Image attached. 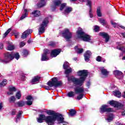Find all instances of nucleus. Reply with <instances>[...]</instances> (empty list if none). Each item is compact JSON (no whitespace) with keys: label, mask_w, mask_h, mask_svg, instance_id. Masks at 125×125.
Masks as SVG:
<instances>
[{"label":"nucleus","mask_w":125,"mask_h":125,"mask_svg":"<svg viewBox=\"0 0 125 125\" xmlns=\"http://www.w3.org/2000/svg\"><path fill=\"white\" fill-rule=\"evenodd\" d=\"M77 74L79 77H80V79H78L76 77L68 78H67V80L68 82H72L75 85L82 86L88 76V71H87V70L84 69L79 70L77 72Z\"/></svg>","instance_id":"obj_1"},{"label":"nucleus","mask_w":125,"mask_h":125,"mask_svg":"<svg viewBox=\"0 0 125 125\" xmlns=\"http://www.w3.org/2000/svg\"><path fill=\"white\" fill-rule=\"evenodd\" d=\"M46 113L49 115L47 116V117H51L50 122L52 125H54V123L56 120L59 122H61L62 124L64 123V117H62V114L55 112L54 111L51 110L46 111Z\"/></svg>","instance_id":"obj_2"},{"label":"nucleus","mask_w":125,"mask_h":125,"mask_svg":"<svg viewBox=\"0 0 125 125\" xmlns=\"http://www.w3.org/2000/svg\"><path fill=\"white\" fill-rule=\"evenodd\" d=\"M78 39H80L83 42H90L91 41V36L84 32L82 28H80L76 31Z\"/></svg>","instance_id":"obj_3"},{"label":"nucleus","mask_w":125,"mask_h":125,"mask_svg":"<svg viewBox=\"0 0 125 125\" xmlns=\"http://www.w3.org/2000/svg\"><path fill=\"white\" fill-rule=\"evenodd\" d=\"M15 58L17 60H18L19 58H20V55H19V53L17 52L13 54L12 53H10L9 52H7L4 54V58L3 60H1L2 62L5 63V64H7V63H9L10 61Z\"/></svg>","instance_id":"obj_4"},{"label":"nucleus","mask_w":125,"mask_h":125,"mask_svg":"<svg viewBox=\"0 0 125 125\" xmlns=\"http://www.w3.org/2000/svg\"><path fill=\"white\" fill-rule=\"evenodd\" d=\"M51 81H49L46 84L48 85L50 87H58V86H61L63 83H62V81H58L57 77H54L51 79Z\"/></svg>","instance_id":"obj_5"},{"label":"nucleus","mask_w":125,"mask_h":125,"mask_svg":"<svg viewBox=\"0 0 125 125\" xmlns=\"http://www.w3.org/2000/svg\"><path fill=\"white\" fill-rule=\"evenodd\" d=\"M50 116H45L44 114H40L39 116V118H37L38 123L42 124L43 123V121L47 124L48 125H52V123L50 122L51 121Z\"/></svg>","instance_id":"obj_6"},{"label":"nucleus","mask_w":125,"mask_h":125,"mask_svg":"<svg viewBox=\"0 0 125 125\" xmlns=\"http://www.w3.org/2000/svg\"><path fill=\"white\" fill-rule=\"evenodd\" d=\"M75 92L70 91L68 92L67 94V96L70 98L75 97V95L79 93H83L84 92V89L83 87H77L74 89Z\"/></svg>","instance_id":"obj_7"},{"label":"nucleus","mask_w":125,"mask_h":125,"mask_svg":"<svg viewBox=\"0 0 125 125\" xmlns=\"http://www.w3.org/2000/svg\"><path fill=\"white\" fill-rule=\"evenodd\" d=\"M62 36L64 38L66 42H70L71 39L73 38V34L70 32L69 29L65 28L63 31L61 32Z\"/></svg>","instance_id":"obj_8"},{"label":"nucleus","mask_w":125,"mask_h":125,"mask_svg":"<svg viewBox=\"0 0 125 125\" xmlns=\"http://www.w3.org/2000/svg\"><path fill=\"white\" fill-rule=\"evenodd\" d=\"M48 23H49L48 18H45L38 29L39 35H42V34H43L45 32V27L47 26Z\"/></svg>","instance_id":"obj_9"},{"label":"nucleus","mask_w":125,"mask_h":125,"mask_svg":"<svg viewBox=\"0 0 125 125\" xmlns=\"http://www.w3.org/2000/svg\"><path fill=\"white\" fill-rule=\"evenodd\" d=\"M108 107H109L108 105L103 104L100 108V112L103 114V113H112L114 112L113 108L111 107L108 108Z\"/></svg>","instance_id":"obj_10"},{"label":"nucleus","mask_w":125,"mask_h":125,"mask_svg":"<svg viewBox=\"0 0 125 125\" xmlns=\"http://www.w3.org/2000/svg\"><path fill=\"white\" fill-rule=\"evenodd\" d=\"M109 104H110L111 106L115 107V108H119V109H121V108L124 107V105H123V104L114 100L109 101Z\"/></svg>","instance_id":"obj_11"},{"label":"nucleus","mask_w":125,"mask_h":125,"mask_svg":"<svg viewBox=\"0 0 125 125\" xmlns=\"http://www.w3.org/2000/svg\"><path fill=\"white\" fill-rule=\"evenodd\" d=\"M99 36L102 37L104 39H105V42H108L110 41V36L108 33L104 32H101L99 33Z\"/></svg>","instance_id":"obj_12"},{"label":"nucleus","mask_w":125,"mask_h":125,"mask_svg":"<svg viewBox=\"0 0 125 125\" xmlns=\"http://www.w3.org/2000/svg\"><path fill=\"white\" fill-rule=\"evenodd\" d=\"M61 52V49H54L52 50L50 56L52 58L56 57L58 55H59Z\"/></svg>","instance_id":"obj_13"},{"label":"nucleus","mask_w":125,"mask_h":125,"mask_svg":"<svg viewBox=\"0 0 125 125\" xmlns=\"http://www.w3.org/2000/svg\"><path fill=\"white\" fill-rule=\"evenodd\" d=\"M92 55L91 51L89 50L86 51L85 53L84 54V57L85 61H87L88 62L90 59V56Z\"/></svg>","instance_id":"obj_14"},{"label":"nucleus","mask_w":125,"mask_h":125,"mask_svg":"<svg viewBox=\"0 0 125 125\" xmlns=\"http://www.w3.org/2000/svg\"><path fill=\"white\" fill-rule=\"evenodd\" d=\"M32 32L33 30L30 29H27L22 34L21 36V38L26 39V38H27V37H28V36H29L30 34H32Z\"/></svg>","instance_id":"obj_15"},{"label":"nucleus","mask_w":125,"mask_h":125,"mask_svg":"<svg viewBox=\"0 0 125 125\" xmlns=\"http://www.w3.org/2000/svg\"><path fill=\"white\" fill-rule=\"evenodd\" d=\"M87 1L86 5H88L89 7V14L90 18H92L93 17V14H92V9H91L92 6V2L91 0H86Z\"/></svg>","instance_id":"obj_16"},{"label":"nucleus","mask_w":125,"mask_h":125,"mask_svg":"<svg viewBox=\"0 0 125 125\" xmlns=\"http://www.w3.org/2000/svg\"><path fill=\"white\" fill-rule=\"evenodd\" d=\"M19 107H22L26 105V101H20L15 103Z\"/></svg>","instance_id":"obj_17"},{"label":"nucleus","mask_w":125,"mask_h":125,"mask_svg":"<svg viewBox=\"0 0 125 125\" xmlns=\"http://www.w3.org/2000/svg\"><path fill=\"white\" fill-rule=\"evenodd\" d=\"M40 80H41V77L39 76H35L30 81V83L32 84H35L37 82H40Z\"/></svg>","instance_id":"obj_18"},{"label":"nucleus","mask_w":125,"mask_h":125,"mask_svg":"<svg viewBox=\"0 0 125 125\" xmlns=\"http://www.w3.org/2000/svg\"><path fill=\"white\" fill-rule=\"evenodd\" d=\"M31 14L34 17H40L41 16V11L38 10H34L32 12Z\"/></svg>","instance_id":"obj_19"},{"label":"nucleus","mask_w":125,"mask_h":125,"mask_svg":"<svg viewBox=\"0 0 125 125\" xmlns=\"http://www.w3.org/2000/svg\"><path fill=\"white\" fill-rule=\"evenodd\" d=\"M24 13L21 15V18H20V20H23V19H25L27 16L29 14V12H28V10L27 9H23Z\"/></svg>","instance_id":"obj_20"},{"label":"nucleus","mask_w":125,"mask_h":125,"mask_svg":"<svg viewBox=\"0 0 125 125\" xmlns=\"http://www.w3.org/2000/svg\"><path fill=\"white\" fill-rule=\"evenodd\" d=\"M101 72L102 73V75H103V76H104V77H108V76L109 75V71H108L107 70V69H105L104 67H103L101 69Z\"/></svg>","instance_id":"obj_21"},{"label":"nucleus","mask_w":125,"mask_h":125,"mask_svg":"<svg viewBox=\"0 0 125 125\" xmlns=\"http://www.w3.org/2000/svg\"><path fill=\"white\" fill-rule=\"evenodd\" d=\"M69 111V116L70 117H74V116H76V114H77V111L75 109H70Z\"/></svg>","instance_id":"obj_22"},{"label":"nucleus","mask_w":125,"mask_h":125,"mask_svg":"<svg viewBox=\"0 0 125 125\" xmlns=\"http://www.w3.org/2000/svg\"><path fill=\"white\" fill-rule=\"evenodd\" d=\"M114 114L113 113H110L107 115V118L106 119L108 123H111L114 120Z\"/></svg>","instance_id":"obj_23"},{"label":"nucleus","mask_w":125,"mask_h":125,"mask_svg":"<svg viewBox=\"0 0 125 125\" xmlns=\"http://www.w3.org/2000/svg\"><path fill=\"white\" fill-rule=\"evenodd\" d=\"M77 53L78 54H81L83 52V48H80L78 47V46H75L74 47Z\"/></svg>","instance_id":"obj_24"},{"label":"nucleus","mask_w":125,"mask_h":125,"mask_svg":"<svg viewBox=\"0 0 125 125\" xmlns=\"http://www.w3.org/2000/svg\"><path fill=\"white\" fill-rule=\"evenodd\" d=\"M112 93L115 96H116V97H118V98H120V97L122 96V93H121V92L118 90H115L113 91Z\"/></svg>","instance_id":"obj_25"},{"label":"nucleus","mask_w":125,"mask_h":125,"mask_svg":"<svg viewBox=\"0 0 125 125\" xmlns=\"http://www.w3.org/2000/svg\"><path fill=\"white\" fill-rule=\"evenodd\" d=\"M71 11H73V8L71 7H67L64 10V14H69Z\"/></svg>","instance_id":"obj_26"},{"label":"nucleus","mask_w":125,"mask_h":125,"mask_svg":"<svg viewBox=\"0 0 125 125\" xmlns=\"http://www.w3.org/2000/svg\"><path fill=\"white\" fill-rule=\"evenodd\" d=\"M62 2V0H54L53 1V3L55 5H56L57 6H59L61 4Z\"/></svg>","instance_id":"obj_27"},{"label":"nucleus","mask_w":125,"mask_h":125,"mask_svg":"<svg viewBox=\"0 0 125 125\" xmlns=\"http://www.w3.org/2000/svg\"><path fill=\"white\" fill-rule=\"evenodd\" d=\"M97 15L98 17H102V13H101V7H98L97 8Z\"/></svg>","instance_id":"obj_28"},{"label":"nucleus","mask_w":125,"mask_h":125,"mask_svg":"<svg viewBox=\"0 0 125 125\" xmlns=\"http://www.w3.org/2000/svg\"><path fill=\"white\" fill-rule=\"evenodd\" d=\"M7 80H4L3 81L0 83V87H3V86H5L6 84L7 83Z\"/></svg>","instance_id":"obj_29"},{"label":"nucleus","mask_w":125,"mask_h":125,"mask_svg":"<svg viewBox=\"0 0 125 125\" xmlns=\"http://www.w3.org/2000/svg\"><path fill=\"white\" fill-rule=\"evenodd\" d=\"M99 21L101 24H102V25H107V22L104 19L102 18H100L99 19Z\"/></svg>","instance_id":"obj_30"},{"label":"nucleus","mask_w":125,"mask_h":125,"mask_svg":"<svg viewBox=\"0 0 125 125\" xmlns=\"http://www.w3.org/2000/svg\"><path fill=\"white\" fill-rule=\"evenodd\" d=\"M9 45L8 46L7 49V50H10V51L14 50V48H15V47H14V45H11L10 43H8Z\"/></svg>","instance_id":"obj_31"},{"label":"nucleus","mask_w":125,"mask_h":125,"mask_svg":"<svg viewBox=\"0 0 125 125\" xmlns=\"http://www.w3.org/2000/svg\"><path fill=\"white\" fill-rule=\"evenodd\" d=\"M114 74L115 76H123V72L122 71H120L119 70H115L114 71Z\"/></svg>","instance_id":"obj_32"},{"label":"nucleus","mask_w":125,"mask_h":125,"mask_svg":"<svg viewBox=\"0 0 125 125\" xmlns=\"http://www.w3.org/2000/svg\"><path fill=\"white\" fill-rule=\"evenodd\" d=\"M12 30V29L11 28H10L5 32V33L3 34V39H4L5 38H6V36H7V35H8V34L10 33Z\"/></svg>","instance_id":"obj_33"},{"label":"nucleus","mask_w":125,"mask_h":125,"mask_svg":"<svg viewBox=\"0 0 125 125\" xmlns=\"http://www.w3.org/2000/svg\"><path fill=\"white\" fill-rule=\"evenodd\" d=\"M72 72V68H69V69H66L65 70V74L66 75L67 78H70L68 76V75L70 74Z\"/></svg>","instance_id":"obj_34"},{"label":"nucleus","mask_w":125,"mask_h":125,"mask_svg":"<svg viewBox=\"0 0 125 125\" xmlns=\"http://www.w3.org/2000/svg\"><path fill=\"white\" fill-rule=\"evenodd\" d=\"M48 60V58L47 56L42 54L41 58V61H47Z\"/></svg>","instance_id":"obj_35"},{"label":"nucleus","mask_w":125,"mask_h":125,"mask_svg":"<svg viewBox=\"0 0 125 125\" xmlns=\"http://www.w3.org/2000/svg\"><path fill=\"white\" fill-rule=\"evenodd\" d=\"M22 54L24 57L28 56L29 55V51L27 50L23 49Z\"/></svg>","instance_id":"obj_36"},{"label":"nucleus","mask_w":125,"mask_h":125,"mask_svg":"<svg viewBox=\"0 0 125 125\" xmlns=\"http://www.w3.org/2000/svg\"><path fill=\"white\" fill-rule=\"evenodd\" d=\"M62 67L64 70H66V69H68L69 68V63L68 62H64Z\"/></svg>","instance_id":"obj_37"},{"label":"nucleus","mask_w":125,"mask_h":125,"mask_svg":"<svg viewBox=\"0 0 125 125\" xmlns=\"http://www.w3.org/2000/svg\"><path fill=\"white\" fill-rule=\"evenodd\" d=\"M66 5H67V3H62L61 4V7L60 8V10L61 11H62V10H63L64 8V7H66Z\"/></svg>","instance_id":"obj_38"},{"label":"nucleus","mask_w":125,"mask_h":125,"mask_svg":"<svg viewBox=\"0 0 125 125\" xmlns=\"http://www.w3.org/2000/svg\"><path fill=\"white\" fill-rule=\"evenodd\" d=\"M16 101V98L14 96H11L9 98V102L11 103L12 102H15Z\"/></svg>","instance_id":"obj_39"},{"label":"nucleus","mask_w":125,"mask_h":125,"mask_svg":"<svg viewBox=\"0 0 125 125\" xmlns=\"http://www.w3.org/2000/svg\"><path fill=\"white\" fill-rule=\"evenodd\" d=\"M22 94H21V92L20 91H18L16 94V97L17 99H21Z\"/></svg>","instance_id":"obj_40"},{"label":"nucleus","mask_w":125,"mask_h":125,"mask_svg":"<svg viewBox=\"0 0 125 125\" xmlns=\"http://www.w3.org/2000/svg\"><path fill=\"white\" fill-rule=\"evenodd\" d=\"M83 98V94H80L77 96L76 99L77 100H82V99Z\"/></svg>","instance_id":"obj_41"},{"label":"nucleus","mask_w":125,"mask_h":125,"mask_svg":"<svg viewBox=\"0 0 125 125\" xmlns=\"http://www.w3.org/2000/svg\"><path fill=\"white\" fill-rule=\"evenodd\" d=\"M22 114H23V111H19V113L16 116V118H17V119H20V118H21V116H22Z\"/></svg>","instance_id":"obj_42"},{"label":"nucleus","mask_w":125,"mask_h":125,"mask_svg":"<svg viewBox=\"0 0 125 125\" xmlns=\"http://www.w3.org/2000/svg\"><path fill=\"white\" fill-rule=\"evenodd\" d=\"M56 45L55 42L53 41H50L48 43V45L50 46H52V47H54V46Z\"/></svg>","instance_id":"obj_43"},{"label":"nucleus","mask_w":125,"mask_h":125,"mask_svg":"<svg viewBox=\"0 0 125 125\" xmlns=\"http://www.w3.org/2000/svg\"><path fill=\"white\" fill-rule=\"evenodd\" d=\"M56 7H57V6L54 4L53 5H51V9L53 11H55V10H56Z\"/></svg>","instance_id":"obj_44"},{"label":"nucleus","mask_w":125,"mask_h":125,"mask_svg":"<svg viewBox=\"0 0 125 125\" xmlns=\"http://www.w3.org/2000/svg\"><path fill=\"white\" fill-rule=\"evenodd\" d=\"M100 29V27L98 25H95L94 26V31L96 33H97Z\"/></svg>","instance_id":"obj_45"},{"label":"nucleus","mask_w":125,"mask_h":125,"mask_svg":"<svg viewBox=\"0 0 125 125\" xmlns=\"http://www.w3.org/2000/svg\"><path fill=\"white\" fill-rule=\"evenodd\" d=\"M13 34H14L15 38L18 39L20 33H19V32H15V31H13Z\"/></svg>","instance_id":"obj_46"},{"label":"nucleus","mask_w":125,"mask_h":125,"mask_svg":"<svg viewBox=\"0 0 125 125\" xmlns=\"http://www.w3.org/2000/svg\"><path fill=\"white\" fill-rule=\"evenodd\" d=\"M27 106H31L33 104V101H27L26 102V104Z\"/></svg>","instance_id":"obj_47"},{"label":"nucleus","mask_w":125,"mask_h":125,"mask_svg":"<svg viewBox=\"0 0 125 125\" xmlns=\"http://www.w3.org/2000/svg\"><path fill=\"white\" fill-rule=\"evenodd\" d=\"M9 91L15 92L16 91V88L15 87H10L9 88Z\"/></svg>","instance_id":"obj_48"},{"label":"nucleus","mask_w":125,"mask_h":125,"mask_svg":"<svg viewBox=\"0 0 125 125\" xmlns=\"http://www.w3.org/2000/svg\"><path fill=\"white\" fill-rule=\"evenodd\" d=\"M101 59H102V57L98 56L97 57L96 60L97 62H101Z\"/></svg>","instance_id":"obj_49"},{"label":"nucleus","mask_w":125,"mask_h":125,"mask_svg":"<svg viewBox=\"0 0 125 125\" xmlns=\"http://www.w3.org/2000/svg\"><path fill=\"white\" fill-rule=\"evenodd\" d=\"M21 80L23 82L26 81V76H25L24 74H22L21 75Z\"/></svg>","instance_id":"obj_50"},{"label":"nucleus","mask_w":125,"mask_h":125,"mask_svg":"<svg viewBox=\"0 0 125 125\" xmlns=\"http://www.w3.org/2000/svg\"><path fill=\"white\" fill-rule=\"evenodd\" d=\"M26 100L31 101L33 100V97L31 95L27 96V98H26Z\"/></svg>","instance_id":"obj_51"},{"label":"nucleus","mask_w":125,"mask_h":125,"mask_svg":"<svg viewBox=\"0 0 125 125\" xmlns=\"http://www.w3.org/2000/svg\"><path fill=\"white\" fill-rule=\"evenodd\" d=\"M43 6H44V5L40 2L37 4V7H38V8H41V7H43Z\"/></svg>","instance_id":"obj_52"},{"label":"nucleus","mask_w":125,"mask_h":125,"mask_svg":"<svg viewBox=\"0 0 125 125\" xmlns=\"http://www.w3.org/2000/svg\"><path fill=\"white\" fill-rule=\"evenodd\" d=\"M49 51V50L48 49L46 50L44 53L42 54L43 55H45L46 56H47V54H48V52Z\"/></svg>","instance_id":"obj_53"},{"label":"nucleus","mask_w":125,"mask_h":125,"mask_svg":"<svg viewBox=\"0 0 125 125\" xmlns=\"http://www.w3.org/2000/svg\"><path fill=\"white\" fill-rule=\"evenodd\" d=\"M111 25H112V26H113L114 28H116V27H117V23L114 22L113 21H111Z\"/></svg>","instance_id":"obj_54"},{"label":"nucleus","mask_w":125,"mask_h":125,"mask_svg":"<svg viewBox=\"0 0 125 125\" xmlns=\"http://www.w3.org/2000/svg\"><path fill=\"white\" fill-rule=\"evenodd\" d=\"M42 87H44V88H45V89H46V90H50V89L49 86L46 85H44V86H42Z\"/></svg>","instance_id":"obj_55"},{"label":"nucleus","mask_w":125,"mask_h":125,"mask_svg":"<svg viewBox=\"0 0 125 125\" xmlns=\"http://www.w3.org/2000/svg\"><path fill=\"white\" fill-rule=\"evenodd\" d=\"M40 3L44 6V5H45V0H41Z\"/></svg>","instance_id":"obj_56"},{"label":"nucleus","mask_w":125,"mask_h":125,"mask_svg":"<svg viewBox=\"0 0 125 125\" xmlns=\"http://www.w3.org/2000/svg\"><path fill=\"white\" fill-rule=\"evenodd\" d=\"M26 44L24 42H21L20 43V47H23Z\"/></svg>","instance_id":"obj_57"},{"label":"nucleus","mask_w":125,"mask_h":125,"mask_svg":"<svg viewBox=\"0 0 125 125\" xmlns=\"http://www.w3.org/2000/svg\"><path fill=\"white\" fill-rule=\"evenodd\" d=\"M16 114V111H15V109H14L13 111H12L11 115L12 116H14Z\"/></svg>","instance_id":"obj_58"},{"label":"nucleus","mask_w":125,"mask_h":125,"mask_svg":"<svg viewBox=\"0 0 125 125\" xmlns=\"http://www.w3.org/2000/svg\"><path fill=\"white\" fill-rule=\"evenodd\" d=\"M125 47H117V49H119V50H121V51H123L124 50Z\"/></svg>","instance_id":"obj_59"},{"label":"nucleus","mask_w":125,"mask_h":125,"mask_svg":"<svg viewBox=\"0 0 125 125\" xmlns=\"http://www.w3.org/2000/svg\"><path fill=\"white\" fill-rule=\"evenodd\" d=\"M8 95H13V91H9L7 92Z\"/></svg>","instance_id":"obj_60"},{"label":"nucleus","mask_w":125,"mask_h":125,"mask_svg":"<svg viewBox=\"0 0 125 125\" xmlns=\"http://www.w3.org/2000/svg\"><path fill=\"white\" fill-rule=\"evenodd\" d=\"M90 82H87L86 86H87L88 88H89V86H90Z\"/></svg>","instance_id":"obj_61"},{"label":"nucleus","mask_w":125,"mask_h":125,"mask_svg":"<svg viewBox=\"0 0 125 125\" xmlns=\"http://www.w3.org/2000/svg\"><path fill=\"white\" fill-rule=\"evenodd\" d=\"M3 44L2 43H0V49H3Z\"/></svg>","instance_id":"obj_62"},{"label":"nucleus","mask_w":125,"mask_h":125,"mask_svg":"<svg viewBox=\"0 0 125 125\" xmlns=\"http://www.w3.org/2000/svg\"><path fill=\"white\" fill-rule=\"evenodd\" d=\"M121 35L123 37V38H125V33H121Z\"/></svg>","instance_id":"obj_63"},{"label":"nucleus","mask_w":125,"mask_h":125,"mask_svg":"<svg viewBox=\"0 0 125 125\" xmlns=\"http://www.w3.org/2000/svg\"><path fill=\"white\" fill-rule=\"evenodd\" d=\"M122 116H125V110H124V111H123L122 113H121Z\"/></svg>","instance_id":"obj_64"}]
</instances>
